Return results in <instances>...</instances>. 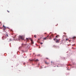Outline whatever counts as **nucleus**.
<instances>
[{
	"label": "nucleus",
	"instance_id": "f257e3e1",
	"mask_svg": "<svg viewBox=\"0 0 76 76\" xmlns=\"http://www.w3.org/2000/svg\"><path fill=\"white\" fill-rule=\"evenodd\" d=\"M30 39L31 41V43L32 44H34V42L33 41V40L31 39V38H26V40L27 41H28Z\"/></svg>",
	"mask_w": 76,
	"mask_h": 76
},
{
	"label": "nucleus",
	"instance_id": "f03ea898",
	"mask_svg": "<svg viewBox=\"0 0 76 76\" xmlns=\"http://www.w3.org/2000/svg\"><path fill=\"white\" fill-rule=\"evenodd\" d=\"M21 39L22 40H23L24 39V38L22 36H20L19 37V39Z\"/></svg>",
	"mask_w": 76,
	"mask_h": 76
},
{
	"label": "nucleus",
	"instance_id": "7ed1b4c3",
	"mask_svg": "<svg viewBox=\"0 0 76 76\" xmlns=\"http://www.w3.org/2000/svg\"><path fill=\"white\" fill-rule=\"evenodd\" d=\"M48 37H49V36H47L46 37L43 38V39L44 40L47 39H48Z\"/></svg>",
	"mask_w": 76,
	"mask_h": 76
},
{
	"label": "nucleus",
	"instance_id": "20e7f679",
	"mask_svg": "<svg viewBox=\"0 0 76 76\" xmlns=\"http://www.w3.org/2000/svg\"><path fill=\"white\" fill-rule=\"evenodd\" d=\"M8 37V34L6 33V34L5 35V38H6V37Z\"/></svg>",
	"mask_w": 76,
	"mask_h": 76
},
{
	"label": "nucleus",
	"instance_id": "39448f33",
	"mask_svg": "<svg viewBox=\"0 0 76 76\" xmlns=\"http://www.w3.org/2000/svg\"><path fill=\"white\" fill-rule=\"evenodd\" d=\"M3 27H4V28H3V30H4H4H5V29H6V27L4 26V25H3Z\"/></svg>",
	"mask_w": 76,
	"mask_h": 76
},
{
	"label": "nucleus",
	"instance_id": "423d86ee",
	"mask_svg": "<svg viewBox=\"0 0 76 76\" xmlns=\"http://www.w3.org/2000/svg\"><path fill=\"white\" fill-rule=\"evenodd\" d=\"M45 64H46V65H48L49 64V63L47 62L46 61L45 62Z\"/></svg>",
	"mask_w": 76,
	"mask_h": 76
},
{
	"label": "nucleus",
	"instance_id": "0eeeda50",
	"mask_svg": "<svg viewBox=\"0 0 76 76\" xmlns=\"http://www.w3.org/2000/svg\"><path fill=\"white\" fill-rule=\"evenodd\" d=\"M39 61V60L38 59H36V60H35V62H37V61Z\"/></svg>",
	"mask_w": 76,
	"mask_h": 76
},
{
	"label": "nucleus",
	"instance_id": "6e6552de",
	"mask_svg": "<svg viewBox=\"0 0 76 76\" xmlns=\"http://www.w3.org/2000/svg\"><path fill=\"white\" fill-rule=\"evenodd\" d=\"M59 37V35H57V36H56L55 38H58Z\"/></svg>",
	"mask_w": 76,
	"mask_h": 76
},
{
	"label": "nucleus",
	"instance_id": "1a4fd4ad",
	"mask_svg": "<svg viewBox=\"0 0 76 76\" xmlns=\"http://www.w3.org/2000/svg\"><path fill=\"white\" fill-rule=\"evenodd\" d=\"M59 42V40H56V43H57V42Z\"/></svg>",
	"mask_w": 76,
	"mask_h": 76
},
{
	"label": "nucleus",
	"instance_id": "9d476101",
	"mask_svg": "<svg viewBox=\"0 0 76 76\" xmlns=\"http://www.w3.org/2000/svg\"><path fill=\"white\" fill-rule=\"evenodd\" d=\"M10 31H11V32H13V30L12 29L10 30Z\"/></svg>",
	"mask_w": 76,
	"mask_h": 76
},
{
	"label": "nucleus",
	"instance_id": "9b49d317",
	"mask_svg": "<svg viewBox=\"0 0 76 76\" xmlns=\"http://www.w3.org/2000/svg\"><path fill=\"white\" fill-rule=\"evenodd\" d=\"M4 37H2V39L3 40H4V39L3 38Z\"/></svg>",
	"mask_w": 76,
	"mask_h": 76
},
{
	"label": "nucleus",
	"instance_id": "f8f14e48",
	"mask_svg": "<svg viewBox=\"0 0 76 76\" xmlns=\"http://www.w3.org/2000/svg\"><path fill=\"white\" fill-rule=\"evenodd\" d=\"M40 56V55H39V54L37 55V56Z\"/></svg>",
	"mask_w": 76,
	"mask_h": 76
},
{
	"label": "nucleus",
	"instance_id": "ddd939ff",
	"mask_svg": "<svg viewBox=\"0 0 76 76\" xmlns=\"http://www.w3.org/2000/svg\"><path fill=\"white\" fill-rule=\"evenodd\" d=\"M34 37H35V38H36V35H34Z\"/></svg>",
	"mask_w": 76,
	"mask_h": 76
},
{
	"label": "nucleus",
	"instance_id": "4468645a",
	"mask_svg": "<svg viewBox=\"0 0 76 76\" xmlns=\"http://www.w3.org/2000/svg\"><path fill=\"white\" fill-rule=\"evenodd\" d=\"M43 44V43H40V44H41V45H42Z\"/></svg>",
	"mask_w": 76,
	"mask_h": 76
},
{
	"label": "nucleus",
	"instance_id": "2eb2a0df",
	"mask_svg": "<svg viewBox=\"0 0 76 76\" xmlns=\"http://www.w3.org/2000/svg\"><path fill=\"white\" fill-rule=\"evenodd\" d=\"M56 39H54V41H55V40Z\"/></svg>",
	"mask_w": 76,
	"mask_h": 76
},
{
	"label": "nucleus",
	"instance_id": "dca6fc26",
	"mask_svg": "<svg viewBox=\"0 0 76 76\" xmlns=\"http://www.w3.org/2000/svg\"><path fill=\"white\" fill-rule=\"evenodd\" d=\"M46 58L47 59V60L49 59V58Z\"/></svg>",
	"mask_w": 76,
	"mask_h": 76
},
{
	"label": "nucleus",
	"instance_id": "f3484780",
	"mask_svg": "<svg viewBox=\"0 0 76 76\" xmlns=\"http://www.w3.org/2000/svg\"><path fill=\"white\" fill-rule=\"evenodd\" d=\"M7 12H8V13H9L10 12L8 10H7Z\"/></svg>",
	"mask_w": 76,
	"mask_h": 76
},
{
	"label": "nucleus",
	"instance_id": "a211bd4d",
	"mask_svg": "<svg viewBox=\"0 0 76 76\" xmlns=\"http://www.w3.org/2000/svg\"><path fill=\"white\" fill-rule=\"evenodd\" d=\"M68 39H66V41H68Z\"/></svg>",
	"mask_w": 76,
	"mask_h": 76
},
{
	"label": "nucleus",
	"instance_id": "6ab92c4d",
	"mask_svg": "<svg viewBox=\"0 0 76 76\" xmlns=\"http://www.w3.org/2000/svg\"><path fill=\"white\" fill-rule=\"evenodd\" d=\"M42 42H44V40H42Z\"/></svg>",
	"mask_w": 76,
	"mask_h": 76
},
{
	"label": "nucleus",
	"instance_id": "aec40b11",
	"mask_svg": "<svg viewBox=\"0 0 76 76\" xmlns=\"http://www.w3.org/2000/svg\"><path fill=\"white\" fill-rule=\"evenodd\" d=\"M46 34V33H45V34Z\"/></svg>",
	"mask_w": 76,
	"mask_h": 76
},
{
	"label": "nucleus",
	"instance_id": "412c9836",
	"mask_svg": "<svg viewBox=\"0 0 76 76\" xmlns=\"http://www.w3.org/2000/svg\"><path fill=\"white\" fill-rule=\"evenodd\" d=\"M73 38H75V37H73Z\"/></svg>",
	"mask_w": 76,
	"mask_h": 76
},
{
	"label": "nucleus",
	"instance_id": "4be33fe9",
	"mask_svg": "<svg viewBox=\"0 0 76 76\" xmlns=\"http://www.w3.org/2000/svg\"><path fill=\"white\" fill-rule=\"evenodd\" d=\"M30 61H32V60H30Z\"/></svg>",
	"mask_w": 76,
	"mask_h": 76
},
{
	"label": "nucleus",
	"instance_id": "5701e85b",
	"mask_svg": "<svg viewBox=\"0 0 76 76\" xmlns=\"http://www.w3.org/2000/svg\"><path fill=\"white\" fill-rule=\"evenodd\" d=\"M51 63H52V61H51Z\"/></svg>",
	"mask_w": 76,
	"mask_h": 76
},
{
	"label": "nucleus",
	"instance_id": "b1692460",
	"mask_svg": "<svg viewBox=\"0 0 76 76\" xmlns=\"http://www.w3.org/2000/svg\"><path fill=\"white\" fill-rule=\"evenodd\" d=\"M41 68H42V67L41 66Z\"/></svg>",
	"mask_w": 76,
	"mask_h": 76
},
{
	"label": "nucleus",
	"instance_id": "393cba45",
	"mask_svg": "<svg viewBox=\"0 0 76 76\" xmlns=\"http://www.w3.org/2000/svg\"><path fill=\"white\" fill-rule=\"evenodd\" d=\"M23 44H22V45H23Z\"/></svg>",
	"mask_w": 76,
	"mask_h": 76
},
{
	"label": "nucleus",
	"instance_id": "a878e982",
	"mask_svg": "<svg viewBox=\"0 0 76 76\" xmlns=\"http://www.w3.org/2000/svg\"><path fill=\"white\" fill-rule=\"evenodd\" d=\"M16 35L15 36V37H16Z\"/></svg>",
	"mask_w": 76,
	"mask_h": 76
},
{
	"label": "nucleus",
	"instance_id": "bb28decb",
	"mask_svg": "<svg viewBox=\"0 0 76 76\" xmlns=\"http://www.w3.org/2000/svg\"><path fill=\"white\" fill-rule=\"evenodd\" d=\"M57 67H58V66L57 65Z\"/></svg>",
	"mask_w": 76,
	"mask_h": 76
}]
</instances>
